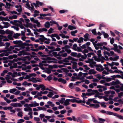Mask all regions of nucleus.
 Here are the masks:
<instances>
[{
    "label": "nucleus",
    "mask_w": 123,
    "mask_h": 123,
    "mask_svg": "<svg viewBox=\"0 0 123 123\" xmlns=\"http://www.w3.org/2000/svg\"><path fill=\"white\" fill-rule=\"evenodd\" d=\"M6 31V33L7 34L9 35L12 34L13 32V31L9 30H7Z\"/></svg>",
    "instance_id": "2eb2a0df"
},
{
    "label": "nucleus",
    "mask_w": 123,
    "mask_h": 123,
    "mask_svg": "<svg viewBox=\"0 0 123 123\" xmlns=\"http://www.w3.org/2000/svg\"><path fill=\"white\" fill-rule=\"evenodd\" d=\"M61 69L62 70H63L64 72L66 73V74H67L68 73V72L69 71V70H68V69L65 68H62Z\"/></svg>",
    "instance_id": "aec40b11"
},
{
    "label": "nucleus",
    "mask_w": 123,
    "mask_h": 123,
    "mask_svg": "<svg viewBox=\"0 0 123 123\" xmlns=\"http://www.w3.org/2000/svg\"><path fill=\"white\" fill-rule=\"evenodd\" d=\"M97 73V72L94 71V69H91L89 70L88 73V74H89L91 75L92 74H95Z\"/></svg>",
    "instance_id": "423d86ee"
},
{
    "label": "nucleus",
    "mask_w": 123,
    "mask_h": 123,
    "mask_svg": "<svg viewBox=\"0 0 123 123\" xmlns=\"http://www.w3.org/2000/svg\"><path fill=\"white\" fill-rule=\"evenodd\" d=\"M40 37H41V38H39V39L40 40V41L42 42H43L44 40H46L49 41L50 40L49 39H47L46 37H45L43 35H40L39 36Z\"/></svg>",
    "instance_id": "7ed1b4c3"
},
{
    "label": "nucleus",
    "mask_w": 123,
    "mask_h": 123,
    "mask_svg": "<svg viewBox=\"0 0 123 123\" xmlns=\"http://www.w3.org/2000/svg\"><path fill=\"white\" fill-rule=\"evenodd\" d=\"M39 105V104L37 103L36 101H34L33 103L30 104V107H36V106H38Z\"/></svg>",
    "instance_id": "39448f33"
},
{
    "label": "nucleus",
    "mask_w": 123,
    "mask_h": 123,
    "mask_svg": "<svg viewBox=\"0 0 123 123\" xmlns=\"http://www.w3.org/2000/svg\"><path fill=\"white\" fill-rule=\"evenodd\" d=\"M46 46L48 47V49H51V50H52L54 49L55 48L54 47L52 46H50L46 45Z\"/></svg>",
    "instance_id": "5fc2aeb1"
},
{
    "label": "nucleus",
    "mask_w": 123,
    "mask_h": 123,
    "mask_svg": "<svg viewBox=\"0 0 123 123\" xmlns=\"http://www.w3.org/2000/svg\"><path fill=\"white\" fill-rule=\"evenodd\" d=\"M18 61L17 59H14L12 60H9V62L11 63H13L14 62H17Z\"/></svg>",
    "instance_id": "49530a36"
},
{
    "label": "nucleus",
    "mask_w": 123,
    "mask_h": 123,
    "mask_svg": "<svg viewBox=\"0 0 123 123\" xmlns=\"http://www.w3.org/2000/svg\"><path fill=\"white\" fill-rule=\"evenodd\" d=\"M77 78H78V76L75 77L74 76H72L71 77L72 79L70 80L72 81H74L75 80V79L78 80V79Z\"/></svg>",
    "instance_id": "79ce46f5"
},
{
    "label": "nucleus",
    "mask_w": 123,
    "mask_h": 123,
    "mask_svg": "<svg viewBox=\"0 0 123 123\" xmlns=\"http://www.w3.org/2000/svg\"><path fill=\"white\" fill-rule=\"evenodd\" d=\"M71 56H68L67 57L65 58V59H63L62 60V61L63 62H69V61L68 60H71Z\"/></svg>",
    "instance_id": "9d476101"
},
{
    "label": "nucleus",
    "mask_w": 123,
    "mask_h": 123,
    "mask_svg": "<svg viewBox=\"0 0 123 123\" xmlns=\"http://www.w3.org/2000/svg\"><path fill=\"white\" fill-rule=\"evenodd\" d=\"M98 119L99 120L98 122L99 123H104V122L105 121L104 119L101 118H99Z\"/></svg>",
    "instance_id": "a878e982"
},
{
    "label": "nucleus",
    "mask_w": 123,
    "mask_h": 123,
    "mask_svg": "<svg viewBox=\"0 0 123 123\" xmlns=\"http://www.w3.org/2000/svg\"><path fill=\"white\" fill-rule=\"evenodd\" d=\"M70 99H67L65 100L64 103L63 104V105L65 106H67L70 104L69 102H70Z\"/></svg>",
    "instance_id": "0eeeda50"
},
{
    "label": "nucleus",
    "mask_w": 123,
    "mask_h": 123,
    "mask_svg": "<svg viewBox=\"0 0 123 123\" xmlns=\"http://www.w3.org/2000/svg\"><path fill=\"white\" fill-rule=\"evenodd\" d=\"M13 42L14 44L16 45H18L19 46L20 44L21 43H23V42L21 41V40H16L15 41H13Z\"/></svg>",
    "instance_id": "6e6552de"
},
{
    "label": "nucleus",
    "mask_w": 123,
    "mask_h": 123,
    "mask_svg": "<svg viewBox=\"0 0 123 123\" xmlns=\"http://www.w3.org/2000/svg\"><path fill=\"white\" fill-rule=\"evenodd\" d=\"M21 34L20 33H14V35L13 36V37L15 38H17L18 37H19L20 36Z\"/></svg>",
    "instance_id": "f3484780"
},
{
    "label": "nucleus",
    "mask_w": 123,
    "mask_h": 123,
    "mask_svg": "<svg viewBox=\"0 0 123 123\" xmlns=\"http://www.w3.org/2000/svg\"><path fill=\"white\" fill-rule=\"evenodd\" d=\"M68 28L71 30H73V29H76V28L75 27L70 25L68 26Z\"/></svg>",
    "instance_id": "dca6fc26"
},
{
    "label": "nucleus",
    "mask_w": 123,
    "mask_h": 123,
    "mask_svg": "<svg viewBox=\"0 0 123 123\" xmlns=\"http://www.w3.org/2000/svg\"><path fill=\"white\" fill-rule=\"evenodd\" d=\"M2 6H4L5 8L7 9H9L10 8V7H8L6 6L3 3H0V7L2 8Z\"/></svg>",
    "instance_id": "7c9ffc66"
},
{
    "label": "nucleus",
    "mask_w": 123,
    "mask_h": 123,
    "mask_svg": "<svg viewBox=\"0 0 123 123\" xmlns=\"http://www.w3.org/2000/svg\"><path fill=\"white\" fill-rule=\"evenodd\" d=\"M32 4L34 5L35 7H39V6H42L43 4V3L38 1L37 0L36 1V3H33Z\"/></svg>",
    "instance_id": "f03ea898"
},
{
    "label": "nucleus",
    "mask_w": 123,
    "mask_h": 123,
    "mask_svg": "<svg viewBox=\"0 0 123 123\" xmlns=\"http://www.w3.org/2000/svg\"><path fill=\"white\" fill-rule=\"evenodd\" d=\"M39 86H40L42 91H44L45 89V86L43 84H40L39 85Z\"/></svg>",
    "instance_id": "2f4dec72"
},
{
    "label": "nucleus",
    "mask_w": 123,
    "mask_h": 123,
    "mask_svg": "<svg viewBox=\"0 0 123 123\" xmlns=\"http://www.w3.org/2000/svg\"><path fill=\"white\" fill-rule=\"evenodd\" d=\"M89 35L88 33H86L85 35L83 37L85 38L89 39L88 38V36Z\"/></svg>",
    "instance_id": "6e6d98bb"
},
{
    "label": "nucleus",
    "mask_w": 123,
    "mask_h": 123,
    "mask_svg": "<svg viewBox=\"0 0 123 123\" xmlns=\"http://www.w3.org/2000/svg\"><path fill=\"white\" fill-rule=\"evenodd\" d=\"M24 25L26 27L28 28L30 26L32 25V24L31 23L27 22L26 25L24 24Z\"/></svg>",
    "instance_id": "412c9836"
},
{
    "label": "nucleus",
    "mask_w": 123,
    "mask_h": 123,
    "mask_svg": "<svg viewBox=\"0 0 123 123\" xmlns=\"http://www.w3.org/2000/svg\"><path fill=\"white\" fill-rule=\"evenodd\" d=\"M77 54V53L76 52H72L71 54L70 55L73 56L75 57H76Z\"/></svg>",
    "instance_id": "72a5a7b5"
},
{
    "label": "nucleus",
    "mask_w": 123,
    "mask_h": 123,
    "mask_svg": "<svg viewBox=\"0 0 123 123\" xmlns=\"http://www.w3.org/2000/svg\"><path fill=\"white\" fill-rule=\"evenodd\" d=\"M34 23L37 24V26L38 27H40L41 26V24L40 23L38 22V20L35 21L34 22Z\"/></svg>",
    "instance_id": "bb28decb"
},
{
    "label": "nucleus",
    "mask_w": 123,
    "mask_h": 123,
    "mask_svg": "<svg viewBox=\"0 0 123 123\" xmlns=\"http://www.w3.org/2000/svg\"><path fill=\"white\" fill-rule=\"evenodd\" d=\"M50 22H49L47 21L45 22V24L44 25L45 27L47 28H49L50 27Z\"/></svg>",
    "instance_id": "ddd939ff"
},
{
    "label": "nucleus",
    "mask_w": 123,
    "mask_h": 123,
    "mask_svg": "<svg viewBox=\"0 0 123 123\" xmlns=\"http://www.w3.org/2000/svg\"><path fill=\"white\" fill-rule=\"evenodd\" d=\"M81 117L84 119H88V116L86 115L85 114H82L81 115Z\"/></svg>",
    "instance_id": "5701e85b"
},
{
    "label": "nucleus",
    "mask_w": 123,
    "mask_h": 123,
    "mask_svg": "<svg viewBox=\"0 0 123 123\" xmlns=\"http://www.w3.org/2000/svg\"><path fill=\"white\" fill-rule=\"evenodd\" d=\"M90 107H92L94 108H97L100 107L99 105L98 104H90Z\"/></svg>",
    "instance_id": "9b49d317"
},
{
    "label": "nucleus",
    "mask_w": 123,
    "mask_h": 123,
    "mask_svg": "<svg viewBox=\"0 0 123 123\" xmlns=\"http://www.w3.org/2000/svg\"><path fill=\"white\" fill-rule=\"evenodd\" d=\"M92 120L93 122L96 123H98V120L94 117L92 116Z\"/></svg>",
    "instance_id": "cd10ccee"
},
{
    "label": "nucleus",
    "mask_w": 123,
    "mask_h": 123,
    "mask_svg": "<svg viewBox=\"0 0 123 123\" xmlns=\"http://www.w3.org/2000/svg\"><path fill=\"white\" fill-rule=\"evenodd\" d=\"M105 25L104 24V23H102L99 25V29L101 30V27H105Z\"/></svg>",
    "instance_id": "ea45409f"
},
{
    "label": "nucleus",
    "mask_w": 123,
    "mask_h": 123,
    "mask_svg": "<svg viewBox=\"0 0 123 123\" xmlns=\"http://www.w3.org/2000/svg\"><path fill=\"white\" fill-rule=\"evenodd\" d=\"M17 89L15 88H13L10 89L9 90V92L11 93H13V92H15L17 90Z\"/></svg>",
    "instance_id": "c9c22d12"
},
{
    "label": "nucleus",
    "mask_w": 123,
    "mask_h": 123,
    "mask_svg": "<svg viewBox=\"0 0 123 123\" xmlns=\"http://www.w3.org/2000/svg\"><path fill=\"white\" fill-rule=\"evenodd\" d=\"M14 49V47L13 46H10L9 49H8L9 51H12V50H13Z\"/></svg>",
    "instance_id": "4c0bfd02"
},
{
    "label": "nucleus",
    "mask_w": 123,
    "mask_h": 123,
    "mask_svg": "<svg viewBox=\"0 0 123 123\" xmlns=\"http://www.w3.org/2000/svg\"><path fill=\"white\" fill-rule=\"evenodd\" d=\"M68 12V11L67 10H61L59 11V12L60 13H63L65 12Z\"/></svg>",
    "instance_id": "09e8293b"
},
{
    "label": "nucleus",
    "mask_w": 123,
    "mask_h": 123,
    "mask_svg": "<svg viewBox=\"0 0 123 123\" xmlns=\"http://www.w3.org/2000/svg\"><path fill=\"white\" fill-rule=\"evenodd\" d=\"M45 46L44 45H42L38 47V48L39 50H43L45 49Z\"/></svg>",
    "instance_id": "a19ab883"
},
{
    "label": "nucleus",
    "mask_w": 123,
    "mask_h": 123,
    "mask_svg": "<svg viewBox=\"0 0 123 123\" xmlns=\"http://www.w3.org/2000/svg\"><path fill=\"white\" fill-rule=\"evenodd\" d=\"M116 50L115 51V52H117L118 53L121 54V51L120 49H118V46L117 45V46L116 47Z\"/></svg>",
    "instance_id": "f704fd0d"
},
{
    "label": "nucleus",
    "mask_w": 123,
    "mask_h": 123,
    "mask_svg": "<svg viewBox=\"0 0 123 123\" xmlns=\"http://www.w3.org/2000/svg\"><path fill=\"white\" fill-rule=\"evenodd\" d=\"M30 48H31V50L37 52L39 50L38 48V49L37 48L36 49H32L33 48L32 47H30Z\"/></svg>",
    "instance_id": "de8ad7c7"
},
{
    "label": "nucleus",
    "mask_w": 123,
    "mask_h": 123,
    "mask_svg": "<svg viewBox=\"0 0 123 123\" xmlns=\"http://www.w3.org/2000/svg\"><path fill=\"white\" fill-rule=\"evenodd\" d=\"M87 91L88 92H92L95 93H97V92L99 93V92H98L97 90H92L91 89H88L87 90Z\"/></svg>",
    "instance_id": "4468645a"
},
{
    "label": "nucleus",
    "mask_w": 123,
    "mask_h": 123,
    "mask_svg": "<svg viewBox=\"0 0 123 123\" xmlns=\"http://www.w3.org/2000/svg\"><path fill=\"white\" fill-rule=\"evenodd\" d=\"M112 79L110 78L107 77L106 78V81L107 82H109L111 81Z\"/></svg>",
    "instance_id": "69168bd1"
},
{
    "label": "nucleus",
    "mask_w": 123,
    "mask_h": 123,
    "mask_svg": "<svg viewBox=\"0 0 123 123\" xmlns=\"http://www.w3.org/2000/svg\"><path fill=\"white\" fill-rule=\"evenodd\" d=\"M12 106L4 107H3L4 110H11L12 109Z\"/></svg>",
    "instance_id": "4be33fe9"
},
{
    "label": "nucleus",
    "mask_w": 123,
    "mask_h": 123,
    "mask_svg": "<svg viewBox=\"0 0 123 123\" xmlns=\"http://www.w3.org/2000/svg\"><path fill=\"white\" fill-rule=\"evenodd\" d=\"M32 79V82L33 83H36L37 82V80L36 78L34 77H32L31 78Z\"/></svg>",
    "instance_id": "8fccbe9b"
},
{
    "label": "nucleus",
    "mask_w": 123,
    "mask_h": 123,
    "mask_svg": "<svg viewBox=\"0 0 123 123\" xmlns=\"http://www.w3.org/2000/svg\"><path fill=\"white\" fill-rule=\"evenodd\" d=\"M54 49L52 50H49L48 52H47V54L49 55V56H50L51 57H53V56L52 55V53H52V52L53 51H54Z\"/></svg>",
    "instance_id": "6ab92c4d"
},
{
    "label": "nucleus",
    "mask_w": 123,
    "mask_h": 123,
    "mask_svg": "<svg viewBox=\"0 0 123 123\" xmlns=\"http://www.w3.org/2000/svg\"><path fill=\"white\" fill-rule=\"evenodd\" d=\"M57 52H53L52 53L53 57L54 56L55 57H57Z\"/></svg>",
    "instance_id": "864d4df0"
},
{
    "label": "nucleus",
    "mask_w": 123,
    "mask_h": 123,
    "mask_svg": "<svg viewBox=\"0 0 123 123\" xmlns=\"http://www.w3.org/2000/svg\"><path fill=\"white\" fill-rule=\"evenodd\" d=\"M94 66L96 67L100 68H101L100 69L101 71H104V68L101 64H96L94 65Z\"/></svg>",
    "instance_id": "1a4fd4ad"
},
{
    "label": "nucleus",
    "mask_w": 123,
    "mask_h": 123,
    "mask_svg": "<svg viewBox=\"0 0 123 123\" xmlns=\"http://www.w3.org/2000/svg\"><path fill=\"white\" fill-rule=\"evenodd\" d=\"M46 69L47 70V73L48 74H49L51 73V69L48 68H46Z\"/></svg>",
    "instance_id": "e2e57ef3"
},
{
    "label": "nucleus",
    "mask_w": 123,
    "mask_h": 123,
    "mask_svg": "<svg viewBox=\"0 0 123 123\" xmlns=\"http://www.w3.org/2000/svg\"><path fill=\"white\" fill-rule=\"evenodd\" d=\"M31 55V54L30 53H28L26 52H25L24 50V52L23 53V55Z\"/></svg>",
    "instance_id": "0e129e2a"
},
{
    "label": "nucleus",
    "mask_w": 123,
    "mask_h": 123,
    "mask_svg": "<svg viewBox=\"0 0 123 123\" xmlns=\"http://www.w3.org/2000/svg\"><path fill=\"white\" fill-rule=\"evenodd\" d=\"M6 33V31H4L3 30L0 29V34H5Z\"/></svg>",
    "instance_id": "052dcab7"
},
{
    "label": "nucleus",
    "mask_w": 123,
    "mask_h": 123,
    "mask_svg": "<svg viewBox=\"0 0 123 123\" xmlns=\"http://www.w3.org/2000/svg\"><path fill=\"white\" fill-rule=\"evenodd\" d=\"M96 44H95L94 43H93V45L94 46V47L95 49L96 50H98L99 49V46H97V45H95Z\"/></svg>",
    "instance_id": "4d7b16f0"
},
{
    "label": "nucleus",
    "mask_w": 123,
    "mask_h": 123,
    "mask_svg": "<svg viewBox=\"0 0 123 123\" xmlns=\"http://www.w3.org/2000/svg\"><path fill=\"white\" fill-rule=\"evenodd\" d=\"M101 32L102 33L104 36V37L105 38H107L108 37L109 35L107 33H105L104 31H102Z\"/></svg>",
    "instance_id": "b1692460"
},
{
    "label": "nucleus",
    "mask_w": 123,
    "mask_h": 123,
    "mask_svg": "<svg viewBox=\"0 0 123 123\" xmlns=\"http://www.w3.org/2000/svg\"><path fill=\"white\" fill-rule=\"evenodd\" d=\"M96 29H93L92 30V34L94 35H96L97 33L96 32Z\"/></svg>",
    "instance_id": "37998d69"
},
{
    "label": "nucleus",
    "mask_w": 123,
    "mask_h": 123,
    "mask_svg": "<svg viewBox=\"0 0 123 123\" xmlns=\"http://www.w3.org/2000/svg\"><path fill=\"white\" fill-rule=\"evenodd\" d=\"M54 30V29L51 28H50L48 31V33L50 34L53 32L52 31Z\"/></svg>",
    "instance_id": "603ef678"
},
{
    "label": "nucleus",
    "mask_w": 123,
    "mask_h": 123,
    "mask_svg": "<svg viewBox=\"0 0 123 123\" xmlns=\"http://www.w3.org/2000/svg\"><path fill=\"white\" fill-rule=\"evenodd\" d=\"M95 94L94 92H88L86 93V95L87 96H90L92 95H93Z\"/></svg>",
    "instance_id": "13d9d810"
},
{
    "label": "nucleus",
    "mask_w": 123,
    "mask_h": 123,
    "mask_svg": "<svg viewBox=\"0 0 123 123\" xmlns=\"http://www.w3.org/2000/svg\"><path fill=\"white\" fill-rule=\"evenodd\" d=\"M65 98H61V100H60L59 102H60L62 104H63V103H64V101L65 100Z\"/></svg>",
    "instance_id": "e433bc0d"
},
{
    "label": "nucleus",
    "mask_w": 123,
    "mask_h": 123,
    "mask_svg": "<svg viewBox=\"0 0 123 123\" xmlns=\"http://www.w3.org/2000/svg\"><path fill=\"white\" fill-rule=\"evenodd\" d=\"M37 108L39 110H43L44 111H45L46 110V108L43 107H37Z\"/></svg>",
    "instance_id": "393cba45"
},
{
    "label": "nucleus",
    "mask_w": 123,
    "mask_h": 123,
    "mask_svg": "<svg viewBox=\"0 0 123 123\" xmlns=\"http://www.w3.org/2000/svg\"><path fill=\"white\" fill-rule=\"evenodd\" d=\"M93 61V58L89 59L88 61H86L85 62L88 63H90L91 67V68H94V67L93 66V65H95L96 63V62Z\"/></svg>",
    "instance_id": "f257e3e1"
},
{
    "label": "nucleus",
    "mask_w": 123,
    "mask_h": 123,
    "mask_svg": "<svg viewBox=\"0 0 123 123\" xmlns=\"http://www.w3.org/2000/svg\"><path fill=\"white\" fill-rule=\"evenodd\" d=\"M83 39L84 38L83 37H80L79 38V39H78L77 42L79 43H81L82 42H83Z\"/></svg>",
    "instance_id": "a211bd4d"
},
{
    "label": "nucleus",
    "mask_w": 123,
    "mask_h": 123,
    "mask_svg": "<svg viewBox=\"0 0 123 123\" xmlns=\"http://www.w3.org/2000/svg\"><path fill=\"white\" fill-rule=\"evenodd\" d=\"M54 94L52 92H49L48 94L47 95V96L50 98L52 97V96L54 95Z\"/></svg>",
    "instance_id": "473e14b6"
},
{
    "label": "nucleus",
    "mask_w": 123,
    "mask_h": 123,
    "mask_svg": "<svg viewBox=\"0 0 123 123\" xmlns=\"http://www.w3.org/2000/svg\"><path fill=\"white\" fill-rule=\"evenodd\" d=\"M73 47L72 49L75 50L76 51L77 49L76 48L77 47V45L76 44H75L73 46Z\"/></svg>",
    "instance_id": "58836bf2"
},
{
    "label": "nucleus",
    "mask_w": 123,
    "mask_h": 123,
    "mask_svg": "<svg viewBox=\"0 0 123 123\" xmlns=\"http://www.w3.org/2000/svg\"><path fill=\"white\" fill-rule=\"evenodd\" d=\"M105 103L104 102H103L100 103V105H101L102 107L105 108L106 107V105L105 104Z\"/></svg>",
    "instance_id": "bf43d9fd"
},
{
    "label": "nucleus",
    "mask_w": 123,
    "mask_h": 123,
    "mask_svg": "<svg viewBox=\"0 0 123 123\" xmlns=\"http://www.w3.org/2000/svg\"><path fill=\"white\" fill-rule=\"evenodd\" d=\"M18 73L17 72H14L13 73V74H12L11 76L12 77L14 78L16 76V75Z\"/></svg>",
    "instance_id": "3c124183"
},
{
    "label": "nucleus",
    "mask_w": 123,
    "mask_h": 123,
    "mask_svg": "<svg viewBox=\"0 0 123 123\" xmlns=\"http://www.w3.org/2000/svg\"><path fill=\"white\" fill-rule=\"evenodd\" d=\"M86 102L85 100V99H83V100H79V103H85Z\"/></svg>",
    "instance_id": "338daca9"
},
{
    "label": "nucleus",
    "mask_w": 123,
    "mask_h": 123,
    "mask_svg": "<svg viewBox=\"0 0 123 123\" xmlns=\"http://www.w3.org/2000/svg\"><path fill=\"white\" fill-rule=\"evenodd\" d=\"M77 32L78 31L77 30L73 31H71V34L72 36H76L75 34V33H77Z\"/></svg>",
    "instance_id": "c756f323"
},
{
    "label": "nucleus",
    "mask_w": 123,
    "mask_h": 123,
    "mask_svg": "<svg viewBox=\"0 0 123 123\" xmlns=\"http://www.w3.org/2000/svg\"><path fill=\"white\" fill-rule=\"evenodd\" d=\"M70 101L72 103L76 102L77 103H79V100L75 99H70Z\"/></svg>",
    "instance_id": "c85d7f7f"
},
{
    "label": "nucleus",
    "mask_w": 123,
    "mask_h": 123,
    "mask_svg": "<svg viewBox=\"0 0 123 123\" xmlns=\"http://www.w3.org/2000/svg\"><path fill=\"white\" fill-rule=\"evenodd\" d=\"M10 105L13 107H21L22 106V105L20 103H11L10 104Z\"/></svg>",
    "instance_id": "20e7f679"
},
{
    "label": "nucleus",
    "mask_w": 123,
    "mask_h": 123,
    "mask_svg": "<svg viewBox=\"0 0 123 123\" xmlns=\"http://www.w3.org/2000/svg\"><path fill=\"white\" fill-rule=\"evenodd\" d=\"M123 92H121L118 94V96L119 97L121 98L123 96Z\"/></svg>",
    "instance_id": "774afa93"
},
{
    "label": "nucleus",
    "mask_w": 123,
    "mask_h": 123,
    "mask_svg": "<svg viewBox=\"0 0 123 123\" xmlns=\"http://www.w3.org/2000/svg\"><path fill=\"white\" fill-rule=\"evenodd\" d=\"M58 81L59 82H61L62 83L65 84L66 83V81L62 78H60L58 79Z\"/></svg>",
    "instance_id": "f8f14e48"
},
{
    "label": "nucleus",
    "mask_w": 123,
    "mask_h": 123,
    "mask_svg": "<svg viewBox=\"0 0 123 123\" xmlns=\"http://www.w3.org/2000/svg\"><path fill=\"white\" fill-rule=\"evenodd\" d=\"M113 46L114 47H113L112 48H111V49L112 50H113L115 52V51L116 50V47L117 46V45L116 44H113Z\"/></svg>",
    "instance_id": "c03bdc74"
},
{
    "label": "nucleus",
    "mask_w": 123,
    "mask_h": 123,
    "mask_svg": "<svg viewBox=\"0 0 123 123\" xmlns=\"http://www.w3.org/2000/svg\"><path fill=\"white\" fill-rule=\"evenodd\" d=\"M12 34L9 35L7 36V37L8 39L10 40H13V38L12 37Z\"/></svg>",
    "instance_id": "680f3d73"
},
{
    "label": "nucleus",
    "mask_w": 123,
    "mask_h": 123,
    "mask_svg": "<svg viewBox=\"0 0 123 123\" xmlns=\"http://www.w3.org/2000/svg\"><path fill=\"white\" fill-rule=\"evenodd\" d=\"M69 87L71 89L73 88L74 87V86L73 85V83H70L69 85Z\"/></svg>",
    "instance_id": "a18cd8bd"
}]
</instances>
